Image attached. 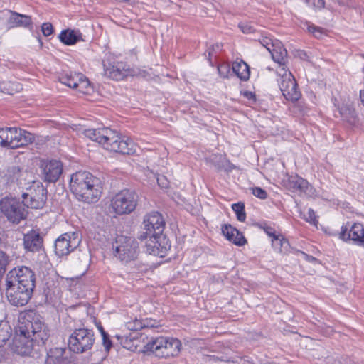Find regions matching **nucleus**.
Returning <instances> with one entry per match:
<instances>
[{
	"label": "nucleus",
	"instance_id": "nucleus-48",
	"mask_svg": "<svg viewBox=\"0 0 364 364\" xmlns=\"http://www.w3.org/2000/svg\"><path fill=\"white\" fill-rule=\"evenodd\" d=\"M244 95L249 100H252L253 101H255V95L254 93H252V92H248V91H246L245 93H244Z\"/></svg>",
	"mask_w": 364,
	"mask_h": 364
},
{
	"label": "nucleus",
	"instance_id": "nucleus-53",
	"mask_svg": "<svg viewBox=\"0 0 364 364\" xmlns=\"http://www.w3.org/2000/svg\"><path fill=\"white\" fill-rule=\"evenodd\" d=\"M97 327L101 334L103 335V334H105L107 332L105 331L104 328L102 326L101 323H99L98 325H97Z\"/></svg>",
	"mask_w": 364,
	"mask_h": 364
},
{
	"label": "nucleus",
	"instance_id": "nucleus-18",
	"mask_svg": "<svg viewBox=\"0 0 364 364\" xmlns=\"http://www.w3.org/2000/svg\"><path fill=\"white\" fill-rule=\"evenodd\" d=\"M103 68L104 75L114 80H122L128 73V68L122 63L112 65L103 62Z\"/></svg>",
	"mask_w": 364,
	"mask_h": 364
},
{
	"label": "nucleus",
	"instance_id": "nucleus-5",
	"mask_svg": "<svg viewBox=\"0 0 364 364\" xmlns=\"http://www.w3.org/2000/svg\"><path fill=\"white\" fill-rule=\"evenodd\" d=\"M145 338L147 342L144 346V351L153 353L156 357L164 358L175 357L181 351V343L177 338L159 336L149 339L147 336Z\"/></svg>",
	"mask_w": 364,
	"mask_h": 364
},
{
	"label": "nucleus",
	"instance_id": "nucleus-47",
	"mask_svg": "<svg viewBox=\"0 0 364 364\" xmlns=\"http://www.w3.org/2000/svg\"><path fill=\"white\" fill-rule=\"evenodd\" d=\"M296 252L302 254L304 255V259L309 262H314L317 261L316 258H315L313 256L309 255L304 253V252L299 251V250H296Z\"/></svg>",
	"mask_w": 364,
	"mask_h": 364
},
{
	"label": "nucleus",
	"instance_id": "nucleus-58",
	"mask_svg": "<svg viewBox=\"0 0 364 364\" xmlns=\"http://www.w3.org/2000/svg\"><path fill=\"white\" fill-rule=\"evenodd\" d=\"M138 334H139V333H137L136 335L133 337V338H136V337L137 336Z\"/></svg>",
	"mask_w": 364,
	"mask_h": 364
},
{
	"label": "nucleus",
	"instance_id": "nucleus-50",
	"mask_svg": "<svg viewBox=\"0 0 364 364\" xmlns=\"http://www.w3.org/2000/svg\"><path fill=\"white\" fill-rule=\"evenodd\" d=\"M146 269V267L142 263H139L136 264V271L142 272Z\"/></svg>",
	"mask_w": 364,
	"mask_h": 364
},
{
	"label": "nucleus",
	"instance_id": "nucleus-27",
	"mask_svg": "<svg viewBox=\"0 0 364 364\" xmlns=\"http://www.w3.org/2000/svg\"><path fill=\"white\" fill-rule=\"evenodd\" d=\"M272 245L276 252L281 254L287 255L294 251L288 240L282 235H279L274 239H272Z\"/></svg>",
	"mask_w": 364,
	"mask_h": 364
},
{
	"label": "nucleus",
	"instance_id": "nucleus-28",
	"mask_svg": "<svg viewBox=\"0 0 364 364\" xmlns=\"http://www.w3.org/2000/svg\"><path fill=\"white\" fill-rule=\"evenodd\" d=\"M60 41L65 45L72 46L77 43L81 38V33L74 30H63L58 36Z\"/></svg>",
	"mask_w": 364,
	"mask_h": 364
},
{
	"label": "nucleus",
	"instance_id": "nucleus-52",
	"mask_svg": "<svg viewBox=\"0 0 364 364\" xmlns=\"http://www.w3.org/2000/svg\"><path fill=\"white\" fill-rule=\"evenodd\" d=\"M7 85L10 87H15V90L17 91L18 90L21 89L20 88V85L18 84H16V83H12V82H9L7 84Z\"/></svg>",
	"mask_w": 364,
	"mask_h": 364
},
{
	"label": "nucleus",
	"instance_id": "nucleus-11",
	"mask_svg": "<svg viewBox=\"0 0 364 364\" xmlns=\"http://www.w3.org/2000/svg\"><path fill=\"white\" fill-rule=\"evenodd\" d=\"M4 147L16 149L31 144L34 139V135L24 129L16 127H7L4 129Z\"/></svg>",
	"mask_w": 364,
	"mask_h": 364
},
{
	"label": "nucleus",
	"instance_id": "nucleus-25",
	"mask_svg": "<svg viewBox=\"0 0 364 364\" xmlns=\"http://www.w3.org/2000/svg\"><path fill=\"white\" fill-rule=\"evenodd\" d=\"M272 60L279 65V68H286L285 64L287 61V52L282 46L279 41H276V46H274L270 51Z\"/></svg>",
	"mask_w": 364,
	"mask_h": 364
},
{
	"label": "nucleus",
	"instance_id": "nucleus-55",
	"mask_svg": "<svg viewBox=\"0 0 364 364\" xmlns=\"http://www.w3.org/2000/svg\"><path fill=\"white\" fill-rule=\"evenodd\" d=\"M323 0H318V6H320V5H323Z\"/></svg>",
	"mask_w": 364,
	"mask_h": 364
},
{
	"label": "nucleus",
	"instance_id": "nucleus-41",
	"mask_svg": "<svg viewBox=\"0 0 364 364\" xmlns=\"http://www.w3.org/2000/svg\"><path fill=\"white\" fill-rule=\"evenodd\" d=\"M102 340V345L105 348V350L108 353L112 347V342L109 338V335L106 333L101 336Z\"/></svg>",
	"mask_w": 364,
	"mask_h": 364
},
{
	"label": "nucleus",
	"instance_id": "nucleus-7",
	"mask_svg": "<svg viewBox=\"0 0 364 364\" xmlns=\"http://www.w3.org/2000/svg\"><path fill=\"white\" fill-rule=\"evenodd\" d=\"M113 247L115 257L126 264L136 261L140 252L137 240L132 237L118 236Z\"/></svg>",
	"mask_w": 364,
	"mask_h": 364
},
{
	"label": "nucleus",
	"instance_id": "nucleus-34",
	"mask_svg": "<svg viewBox=\"0 0 364 364\" xmlns=\"http://www.w3.org/2000/svg\"><path fill=\"white\" fill-rule=\"evenodd\" d=\"M232 208L237 215V219L240 222H244L246 218L244 203L241 202L234 203L232 205Z\"/></svg>",
	"mask_w": 364,
	"mask_h": 364
},
{
	"label": "nucleus",
	"instance_id": "nucleus-8",
	"mask_svg": "<svg viewBox=\"0 0 364 364\" xmlns=\"http://www.w3.org/2000/svg\"><path fill=\"white\" fill-rule=\"evenodd\" d=\"M138 199V194L134 190L125 188L112 198L110 208L117 215H128L135 210Z\"/></svg>",
	"mask_w": 364,
	"mask_h": 364
},
{
	"label": "nucleus",
	"instance_id": "nucleus-3",
	"mask_svg": "<svg viewBox=\"0 0 364 364\" xmlns=\"http://www.w3.org/2000/svg\"><path fill=\"white\" fill-rule=\"evenodd\" d=\"M84 134L109 151L129 155L134 153L136 149L132 139L121 136L117 131L108 127L87 129L84 131Z\"/></svg>",
	"mask_w": 364,
	"mask_h": 364
},
{
	"label": "nucleus",
	"instance_id": "nucleus-24",
	"mask_svg": "<svg viewBox=\"0 0 364 364\" xmlns=\"http://www.w3.org/2000/svg\"><path fill=\"white\" fill-rule=\"evenodd\" d=\"M223 235L230 242L238 246H242L247 240L243 235L230 225H225L222 227Z\"/></svg>",
	"mask_w": 364,
	"mask_h": 364
},
{
	"label": "nucleus",
	"instance_id": "nucleus-46",
	"mask_svg": "<svg viewBox=\"0 0 364 364\" xmlns=\"http://www.w3.org/2000/svg\"><path fill=\"white\" fill-rule=\"evenodd\" d=\"M222 48V45L219 43H216L208 51L209 58L213 56L218 51H220Z\"/></svg>",
	"mask_w": 364,
	"mask_h": 364
},
{
	"label": "nucleus",
	"instance_id": "nucleus-51",
	"mask_svg": "<svg viewBox=\"0 0 364 364\" xmlns=\"http://www.w3.org/2000/svg\"><path fill=\"white\" fill-rule=\"evenodd\" d=\"M4 232L0 229V247L4 243Z\"/></svg>",
	"mask_w": 364,
	"mask_h": 364
},
{
	"label": "nucleus",
	"instance_id": "nucleus-12",
	"mask_svg": "<svg viewBox=\"0 0 364 364\" xmlns=\"http://www.w3.org/2000/svg\"><path fill=\"white\" fill-rule=\"evenodd\" d=\"M279 79H278L279 89L283 96L290 101H297L301 96V92L297 87V83L291 72L286 68H282L277 70Z\"/></svg>",
	"mask_w": 364,
	"mask_h": 364
},
{
	"label": "nucleus",
	"instance_id": "nucleus-26",
	"mask_svg": "<svg viewBox=\"0 0 364 364\" xmlns=\"http://www.w3.org/2000/svg\"><path fill=\"white\" fill-rule=\"evenodd\" d=\"M28 172L20 168L19 166H13L7 171V176L12 182H16L18 184L23 185L26 183Z\"/></svg>",
	"mask_w": 364,
	"mask_h": 364
},
{
	"label": "nucleus",
	"instance_id": "nucleus-21",
	"mask_svg": "<svg viewBox=\"0 0 364 364\" xmlns=\"http://www.w3.org/2000/svg\"><path fill=\"white\" fill-rule=\"evenodd\" d=\"M65 348H51L47 353L46 364H70Z\"/></svg>",
	"mask_w": 364,
	"mask_h": 364
},
{
	"label": "nucleus",
	"instance_id": "nucleus-17",
	"mask_svg": "<svg viewBox=\"0 0 364 364\" xmlns=\"http://www.w3.org/2000/svg\"><path fill=\"white\" fill-rule=\"evenodd\" d=\"M43 239L37 230H32L24 234L23 246L26 250L36 252L43 248Z\"/></svg>",
	"mask_w": 364,
	"mask_h": 364
},
{
	"label": "nucleus",
	"instance_id": "nucleus-35",
	"mask_svg": "<svg viewBox=\"0 0 364 364\" xmlns=\"http://www.w3.org/2000/svg\"><path fill=\"white\" fill-rule=\"evenodd\" d=\"M307 29L309 33H312V35L316 38H321L323 36H325V30L321 27L316 26L314 25H309Z\"/></svg>",
	"mask_w": 364,
	"mask_h": 364
},
{
	"label": "nucleus",
	"instance_id": "nucleus-40",
	"mask_svg": "<svg viewBox=\"0 0 364 364\" xmlns=\"http://www.w3.org/2000/svg\"><path fill=\"white\" fill-rule=\"evenodd\" d=\"M305 220L306 222L315 226H316L318 224V220L316 219V214L311 208L308 210L307 213L305 215Z\"/></svg>",
	"mask_w": 364,
	"mask_h": 364
},
{
	"label": "nucleus",
	"instance_id": "nucleus-43",
	"mask_svg": "<svg viewBox=\"0 0 364 364\" xmlns=\"http://www.w3.org/2000/svg\"><path fill=\"white\" fill-rule=\"evenodd\" d=\"M259 228L263 229L264 231L265 232V233L271 237L272 239H274L275 237H277L278 235H277L275 234V230L273 228H272L271 226H269L266 224L264 225H259Z\"/></svg>",
	"mask_w": 364,
	"mask_h": 364
},
{
	"label": "nucleus",
	"instance_id": "nucleus-56",
	"mask_svg": "<svg viewBox=\"0 0 364 364\" xmlns=\"http://www.w3.org/2000/svg\"><path fill=\"white\" fill-rule=\"evenodd\" d=\"M7 92H8L9 95H13V94H14L13 90L8 91Z\"/></svg>",
	"mask_w": 364,
	"mask_h": 364
},
{
	"label": "nucleus",
	"instance_id": "nucleus-31",
	"mask_svg": "<svg viewBox=\"0 0 364 364\" xmlns=\"http://www.w3.org/2000/svg\"><path fill=\"white\" fill-rule=\"evenodd\" d=\"M341 117L350 124H355L357 122V114L355 109L349 105H343L338 109Z\"/></svg>",
	"mask_w": 364,
	"mask_h": 364
},
{
	"label": "nucleus",
	"instance_id": "nucleus-29",
	"mask_svg": "<svg viewBox=\"0 0 364 364\" xmlns=\"http://www.w3.org/2000/svg\"><path fill=\"white\" fill-rule=\"evenodd\" d=\"M161 240H164V238H156V237H152L151 235H149L147 239L144 240H146V242H145L146 252L150 255H159L160 248L164 247L166 249V247H163L161 245Z\"/></svg>",
	"mask_w": 364,
	"mask_h": 364
},
{
	"label": "nucleus",
	"instance_id": "nucleus-16",
	"mask_svg": "<svg viewBox=\"0 0 364 364\" xmlns=\"http://www.w3.org/2000/svg\"><path fill=\"white\" fill-rule=\"evenodd\" d=\"M43 177L48 183L56 182L63 173V164L58 160H51L42 164Z\"/></svg>",
	"mask_w": 364,
	"mask_h": 364
},
{
	"label": "nucleus",
	"instance_id": "nucleus-33",
	"mask_svg": "<svg viewBox=\"0 0 364 364\" xmlns=\"http://www.w3.org/2000/svg\"><path fill=\"white\" fill-rule=\"evenodd\" d=\"M11 336V328L8 322L0 321V346L6 343Z\"/></svg>",
	"mask_w": 364,
	"mask_h": 364
},
{
	"label": "nucleus",
	"instance_id": "nucleus-54",
	"mask_svg": "<svg viewBox=\"0 0 364 364\" xmlns=\"http://www.w3.org/2000/svg\"><path fill=\"white\" fill-rule=\"evenodd\" d=\"M208 358L209 360H213V361H215V362L221 360L220 359H219V358H218V357H216L215 355H208Z\"/></svg>",
	"mask_w": 364,
	"mask_h": 364
},
{
	"label": "nucleus",
	"instance_id": "nucleus-42",
	"mask_svg": "<svg viewBox=\"0 0 364 364\" xmlns=\"http://www.w3.org/2000/svg\"><path fill=\"white\" fill-rule=\"evenodd\" d=\"M41 31L45 36H49L53 32V27L50 23H43L41 26Z\"/></svg>",
	"mask_w": 364,
	"mask_h": 364
},
{
	"label": "nucleus",
	"instance_id": "nucleus-10",
	"mask_svg": "<svg viewBox=\"0 0 364 364\" xmlns=\"http://www.w3.org/2000/svg\"><path fill=\"white\" fill-rule=\"evenodd\" d=\"M144 228L139 239L143 241L144 239H147L149 235L156 238H164L166 240L163 232L165 228V221L161 213L157 211H153L150 213L146 214L143 220Z\"/></svg>",
	"mask_w": 364,
	"mask_h": 364
},
{
	"label": "nucleus",
	"instance_id": "nucleus-20",
	"mask_svg": "<svg viewBox=\"0 0 364 364\" xmlns=\"http://www.w3.org/2000/svg\"><path fill=\"white\" fill-rule=\"evenodd\" d=\"M285 186L290 191L301 195L306 193L309 184L308 181L298 176H291L285 181Z\"/></svg>",
	"mask_w": 364,
	"mask_h": 364
},
{
	"label": "nucleus",
	"instance_id": "nucleus-15",
	"mask_svg": "<svg viewBox=\"0 0 364 364\" xmlns=\"http://www.w3.org/2000/svg\"><path fill=\"white\" fill-rule=\"evenodd\" d=\"M339 238L343 241H353L357 245H363L364 242V227L361 223H354L349 225L348 223L341 227L339 233Z\"/></svg>",
	"mask_w": 364,
	"mask_h": 364
},
{
	"label": "nucleus",
	"instance_id": "nucleus-6",
	"mask_svg": "<svg viewBox=\"0 0 364 364\" xmlns=\"http://www.w3.org/2000/svg\"><path fill=\"white\" fill-rule=\"evenodd\" d=\"M95 343V336L92 329L79 328L75 329L69 336L68 346L70 351L82 354L90 351Z\"/></svg>",
	"mask_w": 364,
	"mask_h": 364
},
{
	"label": "nucleus",
	"instance_id": "nucleus-38",
	"mask_svg": "<svg viewBox=\"0 0 364 364\" xmlns=\"http://www.w3.org/2000/svg\"><path fill=\"white\" fill-rule=\"evenodd\" d=\"M218 70L222 77H228L230 73V66L229 64L222 63L218 66Z\"/></svg>",
	"mask_w": 364,
	"mask_h": 364
},
{
	"label": "nucleus",
	"instance_id": "nucleus-45",
	"mask_svg": "<svg viewBox=\"0 0 364 364\" xmlns=\"http://www.w3.org/2000/svg\"><path fill=\"white\" fill-rule=\"evenodd\" d=\"M239 28L244 33H250L254 31L253 28L248 23H240Z\"/></svg>",
	"mask_w": 364,
	"mask_h": 364
},
{
	"label": "nucleus",
	"instance_id": "nucleus-44",
	"mask_svg": "<svg viewBox=\"0 0 364 364\" xmlns=\"http://www.w3.org/2000/svg\"><path fill=\"white\" fill-rule=\"evenodd\" d=\"M159 186L162 188H167L169 186V181L164 175H158L156 177Z\"/></svg>",
	"mask_w": 364,
	"mask_h": 364
},
{
	"label": "nucleus",
	"instance_id": "nucleus-39",
	"mask_svg": "<svg viewBox=\"0 0 364 364\" xmlns=\"http://www.w3.org/2000/svg\"><path fill=\"white\" fill-rule=\"evenodd\" d=\"M251 193L260 199H266L267 198V193L265 190L262 189L260 187H255L252 188Z\"/></svg>",
	"mask_w": 364,
	"mask_h": 364
},
{
	"label": "nucleus",
	"instance_id": "nucleus-22",
	"mask_svg": "<svg viewBox=\"0 0 364 364\" xmlns=\"http://www.w3.org/2000/svg\"><path fill=\"white\" fill-rule=\"evenodd\" d=\"M127 328L130 331H138L140 330H145L147 333L152 331L154 328L158 327L159 324L156 320L150 318L144 319L135 318L133 321H129L127 323Z\"/></svg>",
	"mask_w": 364,
	"mask_h": 364
},
{
	"label": "nucleus",
	"instance_id": "nucleus-49",
	"mask_svg": "<svg viewBox=\"0 0 364 364\" xmlns=\"http://www.w3.org/2000/svg\"><path fill=\"white\" fill-rule=\"evenodd\" d=\"M4 135V128L0 129V146L4 147V138L3 136Z\"/></svg>",
	"mask_w": 364,
	"mask_h": 364
},
{
	"label": "nucleus",
	"instance_id": "nucleus-1",
	"mask_svg": "<svg viewBox=\"0 0 364 364\" xmlns=\"http://www.w3.org/2000/svg\"><path fill=\"white\" fill-rule=\"evenodd\" d=\"M50 336L43 318L33 312L26 314L19 321L11 344L12 350L26 356L38 353Z\"/></svg>",
	"mask_w": 364,
	"mask_h": 364
},
{
	"label": "nucleus",
	"instance_id": "nucleus-30",
	"mask_svg": "<svg viewBox=\"0 0 364 364\" xmlns=\"http://www.w3.org/2000/svg\"><path fill=\"white\" fill-rule=\"evenodd\" d=\"M234 73L241 80L247 81L250 78V70L248 65L244 61L234 62L232 66Z\"/></svg>",
	"mask_w": 364,
	"mask_h": 364
},
{
	"label": "nucleus",
	"instance_id": "nucleus-13",
	"mask_svg": "<svg viewBox=\"0 0 364 364\" xmlns=\"http://www.w3.org/2000/svg\"><path fill=\"white\" fill-rule=\"evenodd\" d=\"M47 189L40 183L33 184L29 192L22 194L23 201L26 208H42L47 200Z\"/></svg>",
	"mask_w": 364,
	"mask_h": 364
},
{
	"label": "nucleus",
	"instance_id": "nucleus-32",
	"mask_svg": "<svg viewBox=\"0 0 364 364\" xmlns=\"http://www.w3.org/2000/svg\"><path fill=\"white\" fill-rule=\"evenodd\" d=\"M213 164L219 171H231L235 168V166L230 162L225 157L223 156H215L211 159Z\"/></svg>",
	"mask_w": 364,
	"mask_h": 364
},
{
	"label": "nucleus",
	"instance_id": "nucleus-4",
	"mask_svg": "<svg viewBox=\"0 0 364 364\" xmlns=\"http://www.w3.org/2000/svg\"><path fill=\"white\" fill-rule=\"evenodd\" d=\"M70 188L78 200L87 203L97 202L102 193L100 179L87 171L72 174Z\"/></svg>",
	"mask_w": 364,
	"mask_h": 364
},
{
	"label": "nucleus",
	"instance_id": "nucleus-36",
	"mask_svg": "<svg viewBox=\"0 0 364 364\" xmlns=\"http://www.w3.org/2000/svg\"><path fill=\"white\" fill-rule=\"evenodd\" d=\"M276 41H273L271 38L263 36L259 40L261 45L267 48L269 52L274 46H276Z\"/></svg>",
	"mask_w": 364,
	"mask_h": 364
},
{
	"label": "nucleus",
	"instance_id": "nucleus-19",
	"mask_svg": "<svg viewBox=\"0 0 364 364\" xmlns=\"http://www.w3.org/2000/svg\"><path fill=\"white\" fill-rule=\"evenodd\" d=\"M60 82L71 88H80L83 92V89L86 88L90 82L82 74H65L60 78Z\"/></svg>",
	"mask_w": 364,
	"mask_h": 364
},
{
	"label": "nucleus",
	"instance_id": "nucleus-14",
	"mask_svg": "<svg viewBox=\"0 0 364 364\" xmlns=\"http://www.w3.org/2000/svg\"><path fill=\"white\" fill-rule=\"evenodd\" d=\"M80 242L77 232L63 234L55 242V252L58 257L68 255L79 246Z\"/></svg>",
	"mask_w": 364,
	"mask_h": 364
},
{
	"label": "nucleus",
	"instance_id": "nucleus-23",
	"mask_svg": "<svg viewBox=\"0 0 364 364\" xmlns=\"http://www.w3.org/2000/svg\"><path fill=\"white\" fill-rule=\"evenodd\" d=\"M8 25L10 28L23 27L30 30L33 29L31 17L17 12H11L8 20Z\"/></svg>",
	"mask_w": 364,
	"mask_h": 364
},
{
	"label": "nucleus",
	"instance_id": "nucleus-9",
	"mask_svg": "<svg viewBox=\"0 0 364 364\" xmlns=\"http://www.w3.org/2000/svg\"><path fill=\"white\" fill-rule=\"evenodd\" d=\"M0 210L9 221L15 224L25 220L28 214L23 200L9 196H5L0 200Z\"/></svg>",
	"mask_w": 364,
	"mask_h": 364
},
{
	"label": "nucleus",
	"instance_id": "nucleus-37",
	"mask_svg": "<svg viewBox=\"0 0 364 364\" xmlns=\"http://www.w3.org/2000/svg\"><path fill=\"white\" fill-rule=\"evenodd\" d=\"M8 263L7 255L3 251H0V277L4 274Z\"/></svg>",
	"mask_w": 364,
	"mask_h": 364
},
{
	"label": "nucleus",
	"instance_id": "nucleus-2",
	"mask_svg": "<svg viewBox=\"0 0 364 364\" xmlns=\"http://www.w3.org/2000/svg\"><path fill=\"white\" fill-rule=\"evenodd\" d=\"M36 287V274L26 266L10 270L6 277V295L9 302L15 306H23L31 299Z\"/></svg>",
	"mask_w": 364,
	"mask_h": 364
},
{
	"label": "nucleus",
	"instance_id": "nucleus-57",
	"mask_svg": "<svg viewBox=\"0 0 364 364\" xmlns=\"http://www.w3.org/2000/svg\"><path fill=\"white\" fill-rule=\"evenodd\" d=\"M116 337L117 338V339H120V336L117 335Z\"/></svg>",
	"mask_w": 364,
	"mask_h": 364
}]
</instances>
